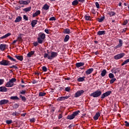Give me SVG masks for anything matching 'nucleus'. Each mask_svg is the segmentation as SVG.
I'll return each instance as SVG.
<instances>
[{"label":"nucleus","instance_id":"obj_43","mask_svg":"<svg viewBox=\"0 0 129 129\" xmlns=\"http://www.w3.org/2000/svg\"><path fill=\"white\" fill-rule=\"evenodd\" d=\"M104 20V17H101V18H99L98 21L99 23H101Z\"/></svg>","mask_w":129,"mask_h":129},{"label":"nucleus","instance_id":"obj_62","mask_svg":"<svg viewBox=\"0 0 129 129\" xmlns=\"http://www.w3.org/2000/svg\"><path fill=\"white\" fill-rule=\"evenodd\" d=\"M26 114H27V113H24L21 114V116H26Z\"/></svg>","mask_w":129,"mask_h":129},{"label":"nucleus","instance_id":"obj_6","mask_svg":"<svg viewBox=\"0 0 129 129\" xmlns=\"http://www.w3.org/2000/svg\"><path fill=\"white\" fill-rule=\"evenodd\" d=\"M0 65H3V66H9L11 65V62L8 60L3 59L0 61Z\"/></svg>","mask_w":129,"mask_h":129},{"label":"nucleus","instance_id":"obj_23","mask_svg":"<svg viewBox=\"0 0 129 129\" xmlns=\"http://www.w3.org/2000/svg\"><path fill=\"white\" fill-rule=\"evenodd\" d=\"M50 8V6L48 5V4H46L44 5L42 9L44 10L45 11H48V9Z\"/></svg>","mask_w":129,"mask_h":129},{"label":"nucleus","instance_id":"obj_39","mask_svg":"<svg viewBox=\"0 0 129 129\" xmlns=\"http://www.w3.org/2000/svg\"><path fill=\"white\" fill-rule=\"evenodd\" d=\"M69 40V35H67L66 36L64 41V42H68V41Z\"/></svg>","mask_w":129,"mask_h":129},{"label":"nucleus","instance_id":"obj_58","mask_svg":"<svg viewBox=\"0 0 129 129\" xmlns=\"http://www.w3.org/2000/svg\"><path fill=\"white\" fill-rule=\"evenodd\" d=\"M62 114H59L58 115V119H60V118H62Z\"/></svg>","mask_w":129,"mask_h":129},{"label":"nucleus","instance_id":"obj_45","mask_svg":"<svg viewBox=\"0 0 129 129\" xmlns=\"http://www.w3.org/2000/svg\"><path fill=\"white\" fill-rule=\"evenodd\" d=\"M13 123V121L12 120H8L6 121V123L7 124H11V123Z\"/></svg>","mask_w":129,"mask_h":129},{"label":"nucleus","instance_id":"obj_25","mask_svg":"<svg viewBox=\"0 0 129 129\" xmlns=\"http://www.w3.org/2000/svg\"><path fill=\"white\" fill-rule=\"evenodd\" d=\"M31 10H32V7H28V8L24 9L23 11L25 13H28V12H30L31 11Z\"/></svg>","mask_w":129,"mask_h":129},{"label":"nucleus","instance_id":"obj_29","mask_svg":"<svg viewBox=\"0 0 129 129\" xmlns=\"http://www.w3.org/2000/svg\"><path fill=\"white\" fill-rule=\"evenodd\" d=\"M78 4H79V2L78 1V0H75L72 2L73 6H77Z\"/></svg>","mask_w":129,"mask_h":129},{"label":"nucleus","instance_id":"obj_19","mask_svg":"<svg viewBox=\"0 0 129 129\" xmlns=\"http://www.w3.org/2000/svg\"><path fill=\"white\" fill-rule=\"evenodd\" d=\"M37 23H38V20H33V21L31 22V25H32V27L33 28H34V27H35V26H36V25H37Z\"/></svg>","mask_w":129,"mask_h":129},{"label":"nucleus","instance_id":"obj_12","mask_svg":"<svg viewBox=\"0 0 129 129\" xmlns=\"http://www.w3.org/2000/svg\"><path fill=\"white\" fill-rule=\"evenodd\" d=\"M6 47H7L6 44H1L0 45V50H1V51H5L6 50Z\"/></svg>","mask_w":129,"mask_h":129},{"label":"nucleus","instance_id":"obj_56","mask_svg":"<svg viewBox=\"0 0 129 129\" xmlns=\"http://www.w3.org/2000/svg\"><path fill=\"white\" fill-rule=\"evenodd\" d=\"M124 123H125V126H129V122L127 121H125Z\"/></svg>","mask_w":129,"mask_h":129},{"label":"nucleus","instance_id":"obj_44","mask_svg":"<svg viewBox=\"0 0 129 129\" xmlns=\"http://www.w3.org/2000/svg\"><path fill=\"white\" fill-rule=\"evenodd\" d=\"M42 69L43 71H44V72H47V67L43 66L42 67Z\"/></svg>","mask_w":129,"mask_h":129},{"label":"nucleus","instance_id":"obj_7","mask_svg":"<svg viewBox=\"0 0 129 129\" xmlns=\"http://www.w3.org/2000/svg\"><path fill=\"white\" fill-rule=\"evenodd\" d=\"M110 94H111V91H109L106 92L105 93L101 95V98L102 99H103L105 98V97H107V96H109V95H110Z\"/></svg>","mask_w":129,"mask_h":129},{"label":"nucleus","instance_id":"obj_46","mask_svg":"<svg viewBox=\"0 0 129 129\" xmlns=\"http://www.w3.org/2000/svg\"><path fill=\"white\" fill-rule=\"evenodd\" d=\"M49 21H56V18L54 17H52L49 18Z\"/></svg>","mask_w":129,"mask_h":129},{"label":"nucleus","instance_id":"obj_9","mask_svg":"<svg viewBox=\"0 0 129 129\" xmlns=\"http://www.w3.org/2000/svg\"><path fill=\"white\" fill-rule=\"evenodd\" d=\"M31 3V1L30 0H27V1H24V0H21L19 1V5H25V6L28 5L29 4Z\"/></svg>","mask_w":129,"mask_h":129},{"label":"nucleus","instance_id":"obj_48","mask_svg":"<svg viewBox=\"0 0 129 129\" xmlns=\"http://www.w3.org/2000/svg\"><path fill=\"white\" fill-rule=\"evenodd\" d=\"M111 73H114V74H116V70L113 69V70H111Z\"/></svg>","mask_w":129,"mask_h":129},{"label":"nucleus","instance_id":"obj_17","mask_svg":"<svg viewBox=\"0 0 129 129\" xmlns=\"http://www.w3.org/2000/svg\"><path fill=\"white\" fill-rule=\"evenodd\" d=\"M15 58H17L18 60H19V61H23L24 60V57L22 55H15Z\"/></svg>","mask_w":129,"mask_h":129},{"label":"nucleus","instance_id":"obj_40","mask_svg":"<svg viewBox=\"0 0 129 129\" xmlns=\"http://www.w3.org/2000/svg\"><path fill=\"white\" fill-rule=\"evenodd\" d=\"M20 114L19 113H18L17 112L15 111L13 113L12 115H13V116H18V115Z\"/></svg>","mask_w":129,"mask_h":129},{"label":"nucleus","instance_id":"obj_22","mask_svg":"<svg viewBox=\"0 0 129 129\" xmlns=\"http://www.w3.org/2000/svg\"><path fill=\"white\" fill-rule=\"evenodd\" d=\"M21 21H22V17L21 16H18L15 20V23H19Z\"/></svg>","mask_w":129,"mask_h":129},{"label":"nucleus","instance_id":"obj_30","mask_svg":"<svg viewBox=\"0 0 129 129\" xmlns=\"http://www.w3.org/2000/svg\"><path fill=\"white\" fill-rule=\"evenodd\" d=\"M121 46H122V40L119 39V44L117 45V48H118V47H121Z\"/></svg>","mask_w":129,"mask_h":129},{"label":"nucleus","instance_id":"obj_28","mask_svg":"<svg viewBox=\"0 0 129 129\" xmlns=\"http://www.w3.org/2000/svg\"><path fill=\"white\" fill-rule=\"evenodd\" d=\"M7 57L9 59H10V60H11V61H13V62H16L17 61L16 59L14 58L13 57L10 55H8Z\"/></svg>","mask_w":129,"mask_h":129},{"label":"nucleus","instance_id":"obj_34","mask_svg":"<svg viewBox=\"0 0 129 129\" xmlns=\"http://www.w3.org/2000/svg\"><path fill=\"white\" fill-rule=\"evenodd\" d=\"M11 99H13V100H16L19 99V97L18 96H12L11 97Z\"/></svg>","mask_w":129,"mask_h":129},{"label":"nucleus","instance_id":"obj_35","mask_svg":"<svg viewBox=\"0 0 129 129\" xmlns=\"http://www.w3.org/2000/svg\"><path fill=\"white\" fill-rule=\"evenodd\" d=\"M109 78H110V79L114 78V75H113L112 73H110L109 74Z\"/></svg>","mask_w":129,"mask_h":129},{"label":"nucleus","instance_id":"obj_51","mask_svg":"<svg viewBox=\"0 0 129 129\" xmlns=\"http://www.w3.org/2000/svg\"><path fill=\"white\" fill-rule=\"evenodd\" d=\"M10 69L15 68V69H18V67H16V66H15V65H13V66H11V67H10Z\"/></svg>","mask_w":129,"mask_h":129},{"label":"nucleus","instance_id":"obj_54","mask_svg":"<svg viewBox=\"0 0 129 129\" xmlns=\"http://www.w3.org/2000/svg\"><path fill=\"white\" fill-rule=\"evenodd\" d=\"M128 22V21L127 20H125L123 23V25L125 26V25L127 24Z\"/></svg>","mask_w":129,"mask_h":129},{"label":"nucleus","instance_id":"obj_11","mask_svg":"<svg viewBox=\"0 0 129 129\" xmlns=\"http://www.w3.org/2000/svg\"><path fill=\"white\" fill-rule=\"evenodd\" d=\"M9 100L7 99H3L0 101V105H3L4 104H7V103H9Z\"/></svg>","mask_w":129,"mask_h":129},{"label":"nucleus","instance_id":"obj_14","mask_svg":"<svg viewBox=\"0 0 129 129\" xmlns=\"http://www.w3.org/2000/svg\"><path fill=\"white\" fill-rule=\"evenodd\" d=\"M92 72H93V69L92 68H91V69L87 70L86 71V74L87 75H89V74H91V73H92Z\"/></svg>","mask_w":129,"mask_h":129},{"label":"nucleus","instance_id":"obj_41","mask_svg":"<svg viewBox=\"0 0 129 129\" xmlns=\"http://www.w3.org/2000/svg\"><path fill=\"white\" fill-rule=\"evenodd\" d=\"M108 14L109 15V16L110 17H112L113 16H114V15H115V13H114L113 12H109Z\"/></svg>","mask_w":129,"mask_h":129},{"label":"nucleus","instance_id":"obj_1","mask_svg":"<svg viewBox=\"0 0 129 129\" xmlns=\"http://www.w3.org/2000/svg\"><path fill=\"white\" fill-rule=\"evenodd\" d=\"M58 56V53L54 51L50 52V55L48 53H44V58H47L48 60H53L54 58Z\"/></svg>","mask_w":129,"mask_h":129},{"label":"nucleus","instance_id":"obj_63","mask_svg":"<svg viewBox=\"0 0 129 129\" xmlns=\"http://www.w3.org/2000/svg\"><path fill=\"white\" fill-rule=\"evenodd\" d=\"M32 83H33V84H36V83H37V81H35V80L33 81Z\"/></svg>","mask_w":129,"mask_h":129},{"label":"nucleus","instance_id":"obj_60","mask_svg":"<svg viewBox=\"0 0 129 129\" xmlns=\"http://www.w3.org/2000/svg\"><path fill=\"white\" fill-rule=\"evenodd\" d=\"M44 31L45 32V33H46V34H49V30L45 29Z\"/></svg>","mask_w":129,"mask_h":129},{"label":"nucleus","instance_id":"obj_16","mask_svg":"<svg viewBox=\"0 0 129 129\" xmlns=\"http://www.w3.org/2000/svg\"><path fill=\"white\" fill-rule=\"evenodd\" d=\"M98 36H102V35H105V31H99L97 32Z\"/></svg>","mask_w":129,"mask_h":129},{"label":"nucleus","instance_id":"obj_2","mask_svg":"<svg viewBox=\"0 0 129 129\" xmlns=\"http://www.w3.org/2000/svg\"><path fill=\"white\" fill-rule=\"evenodd\" d=\"M46 38V35L45 33H40L38 35V37L37 38V42L39 44H42L44 42V40Z\"/></svg>","mask_w":129,"mask_h":129},{"label":"nucleus","instance_id":"obj_55","mask_svg":"<svg viewBox=\"0 0 129 129\" xmlns=\"http://www.w3.org/2000/svg\"><path fill=\"white\" fill-rule=\"evenodd\" d=\"M116 73H119V72H120V69L119 68L116 69Z\"/></svg>","mask_w":129,"mask_h":129},{"label":"nucleus","instance_id":"obj_49","mask_svg":"<svg viewBox=\"0 0 129 129\" xmlns=\"http://www.w3.org/2000/svg\"><path fill=\"white\" fill-rule=\"evenodd\" d=\"M95 5L97 9H99V4L98 3V2H96Z\"/></svg>","mask_w":129,"mask_h":129},{"label":"nucleus","instance_id":"obj_27","mask_svg":"<svg viewBox=\"0 0 129 129\" xmlns=\"http://www.w3.org/2000/svg\"><path fill=\"white\" fill-rule=\"evenodd\" d=\"M106 75V70H103L101 73L102 77H104V76Z\"/></svg>","mask_w":129,"mask_h":129},{"label":"nucleus","instance_id":"obj_57","mask_svg":"<svg viewBox=\"0 0 129 129\" xmlns=\"http://www.w3.org/2000/svg\"><path fill=\"white\" fill-rule=\"evenodd\" d=\"M65 90H66V91L69 92V91H70V87H67V88H65Z\"/></svg>","mask_w":129,"mask_h":129},{"label":"nucleus","instance_id":"obj_5","mask_svg":"<svg viewBox=\"0 0 129 129\" xmlns=\"http://www.w3.org/2000/svg\"><path fill=\"white\" fill-rule=\"evenodd\" d=\"M101 91L98 90L91 94L90 96H92L93 97H99L100 95H101Z\"/></svg>","mask_w":129,"mask_h":129},{"label":"nucleus","instance_id":"obj_4","mask_svg":"<svg viewBox=\"0 0 129 129\" xmlns=\"http://www.w3.org/2000/svg\"><path fill=\"white\" fill-rule=\"evenodd\" d=\"M79 112H80V111H79V110L74 112L73 114H72L70 115H68L67 116V119H70V120L73 119L74 118H75L76 115H78V114H79Z\"/></svg>","mask_w":129,"mask_h":129},{"label":"nucleus","instance_id":"obj_26","mask_svg":"<svg viewBox=\"0 0 129 129\" xmlns=\"http://www.w3.org/2000/svg\"><path fill=\"white\" fill-rule=\"evenodd\" d=\"M34 53H35V51H31L29 52L27 54V57H31L32 56H33V55H34Z\"/></svg>","mask_w":129,"mask_h":129},{"label":"nucleus","instance_id":"obj_64","mask_svg":"<svg viewBox=\"0 0 129 129\" xmlns=\"http://www.w3.org/2000/svg\"><path fill=\"white\" fill-rule=\"evenodd\" d=\"M34 46H38V42H35V43H34Z\"/></svg>","mask_w":129,"mask_h":129},{"label":"nucleus","instance_id":"obj_3","mask_svg":"<svg viewBox=\"0 0 129 129\" xmlns=\"http://www.w3.org/2000/svg\"><path fill=\"white\" fill-rule=\"evenodd\" d=\"M17 81V79L16 78H12L9 81L7 82L6 84V87H13L14 86V83Z\"/></svg>","mask_w":129,"mask_h":129},{"label":"nucleus","instance_id":"obj_50","mask_svg":"<svg viewBox=\"0 0 129 129\" xmlns=\"http://www.w3.org/2000/svg\"><path fill=\"white\" fill-rule=\"evenodd\" d=\"M4 82H5L4 79H0V85L4 84Z\"/></svg>","mask_w":129,"mask_h":129},{"label":"nucleus","instance_id":"obj_47","mask_svg":"<svg viewBox=\"0 0 129 129\" xmlns=\"http://www.w3.org/2000/svg\"><path fill=\"white\" fill-rule=\"evenodd\" d=\"M23 19L24 20H25V21H28L29 20V18L26 15L23 16Z\"/></svg>","mask_w":129,"mask_h":129},{"label":"nucleus","instance_id":"obj_15","mask_svg":"<svg viewBox=\"0 0 129 129\" xmlns=\"http://www.w3.org/2000/svg\"><path fill=\"white\" fill-rule=\"evenodd\" d=\"M7 91H8V89L6 87H0L1 92H7Z\"/></svg>","mask_w":129,"mask_h":129},{"label":"nucleus","instance_id":"obj_24","mask_svg":"<svg viewBox=\"0 0 129 129\" xmlns=\"http://www.w3.org/2000/svg\"><path fill=\"white\" fill-rule=\"evenodd\" d=\"M76 67H77V68H79V67L84 66V62H78L76 63Z\"/></svg>","mask_w":129,"mask_h":129},{"label":"nucleus","instance_id":"obj_38","mask_svg":"<svg viewBox=\"0 0 129 129\" xmlns=\"http://www.w3.org/2000/svg\"><path fill=\"white\" fill-rule=\"evenodd\" d=\"M116 81V79L113 78L110 81V84H112L114 82Z\"/></svg>","mask_w":129,"mask_h":129},{"label":"nucleus","instance_id":"obj_32","mask_svg":"<svg viewBox=\"0 0 129 129\" xmlns=\"http://www.w3.org/2000/svg\"><path fill=\"white\" fill-rule=\"evenodd\" d=\"M84 77L79 78L78 79V81H79V82H82V81H84Z\"/></svg>","mask_w":129,"mask_h":129},{"label":"nucleus","instance_id":"obj_20","mask_svg":"<svg viewBox=\"0 0 129 129\" xmlns=\"http://www.w3.org/2000/svg\"><path fill=\"white\" fill-rule=\"evenodd\" d=\"M11 34L10 33H7V34H5L4 36L0 37V39H1L2 40H3V39H6V38H8V37H10V36H11Z\"/></svg>","mask_w":129,"mask_h":129},{"label":"nucleus","instance_id":"obj_42","mask_svg":"<svg viewBox=\"0 0 129 129\" xmlns=\"http://www.w3.org/2000/svg\"><path fill=\"white\" fill-rule=\"evenodd\" d=\"M20 97L21 98L22 100H23V101H26V97L22 96V95H20Z\"/></svg>","mask_w":129,"mask_h":129},{"label":"nucleus","instance_id":"obj_18","mask_svg":"<svg viewBox=\"0 0 129 129\" xmlns=\"http://www.w3.org/2000/svg\"><path fill=\"white\" fill-rule=\"evenodd\" d=\"M40 14H41V11L40 10L36 11L35 13L33 14V18H35V17H37V16H39Z\"/></svg>","mask_w":129,"mask_h":129},{"label":"nucleus","instance_id":"obj_33","mask_svg":"<svg viewBox=\"0 0 129 129\" xmlns=\"http://www.w3.org/2000/svg\"><path fill=\"white\" fill-rule=\"evenodd\" d=\"M129 62V59H127L126 60L124 61V62L121 64L122 66L123 65H125V64H127Z\"/></svg>","mask_w":129,"mask_h":129},{"label":"nucleus","instance_id":"obj_59","mask_svg":"<svg viewBox=\"0 0 129 129\" xmlns=\"http://www.w3.org/2000/svg\"><path fill=\"white\" fill-rule=\"evenodd\" d=\"M78 1L79 2V3H84V2L85 1V0H78Z\"/></svg>","mask_w":129,"mask_h":129},{"label":"nucleus","instance_id":"obj_10","mask_svg":"<svg viewBox=\"0 0 129 129\" xmlns=\"http://www.w3.org/2000/svg\"><path fill=\"white\" fill-rule=\"evenodd\" d=\"M124 55H125L124 53H119L118 54L115 55L114 56V59H115V60H118V59H121V58H122V57H123Z\"/></svg>","mask_w":129,"mask_h":129},{"label":"nucleus","instance_id":"obj_52","mask_svg":"<svg viewBox=\"0 0 129 129\" xmlns=\"http://www.w3.org/2000/svg\"><path fill=\"white\" fill-rule=\"evenodd\" d=\"M26 90H22L21 92H20V94H26Z\"/></svg>","mask_w":129,"mask_h":129},{"label":"nucleus","instance_id":"obj_36","mask_svg":"<svg viewBox=\"0 0 129 129\" xmlns=\"http://www.w3.org/2000/svg\"><path fill=\"white\" fill-rule=\"evenodd\" d=\"M45 95H46V93L39 92V96H41V97L43 96H45Z\"/></svg>","mask_w":129,"mask_h":129},{"label":"nucleus","instance_id":"obj_37","mask_svg":"<svg viewBox=\"0 0 129 129\" xmlns=\"http://www.w3.org/2000/svg\"><path fill=\"white\" fill-rule=\"evenodd\" d=\"M70 33V29H66L64 31V34H69Z\"/></svg>","mask_w":129,"mask_h":129},{"label":"nucleus","instance_id":"obj_31","mask_svg":"<svg viewBox=\"0 0 129 129\" xmlns=\"http://www.w3.org/2000/svg\"><path fill=\"white\" fill-rule=\"evenodd\" d=\"M85 18L86 21H90L91 20V17L88 15H85Z\"/></svg>","mask_w":129,"mask_h":129},{"label":"nucleus","instance_id":"obj_13","mask_svg":"<svg viewBox=\"0 0 129 129\" xmlns=\"http://www.w3.org/2000/svg\"><path fill=\"white\" fill-rule=\"evenodd\" d=\"M99 116H100V113H99V112H98L94 116V119L95 120H97V119H98V118H99Z\"/></svg>","mask_w":129,"mask_h":129},{"label":"nucleus","instance_id":"obj_21","mask_svg":"<svg viewBox=\"0 0 129 129\" xmlns=\"http://www.w3.org/2000/svg\"><path fill=\"white\" fill-rule=\"evenodd\" d=\"M68 98H69V96L60 97H58V100L61 101L62 100H65V99H68Z\"/></svg>","mask_w":129,"mask_h":129},{"label":"nucleus","instance_id":"obj_8","mask_svg":"<svg viewBox=\"0 0 129 129\" xmlns=\"http://www.w3.org/2000/svg\"><path fill=\"white\" fill-rule=\"evenodd\" d=\"M84 93V90H81L77 91L75 94V97L77 98L79 97V96H81L82 94Z\"/></svg>","mask_w":129,"mask_h":129},{"label":"nucleus","instance_id":"obj_61","mask_svg":"<svg viewBox=\"0 0 129 129\" xmlns=\"http://www.w3.org/2000/svg\"><path fill=\"white\" fill-rule=\"evenodd\" d=\"M125 32H126V28H124L122 31V33H125Z\"/></svg>","mask_w":129,"mask_h":129},{"label":"nucleus","instance_id":"obj_53","mask_svg":"<svg viewBox=\"0 0 129 129\" xmlns=\"http://www.w3.org/2000/svg\"><path fill=\"white\" fill-rule=\"evenodd\" d=\"M30 122H35V118L30 119Z\"/></svg>","mask_w":129,"mask_h":129}]
</instances>
